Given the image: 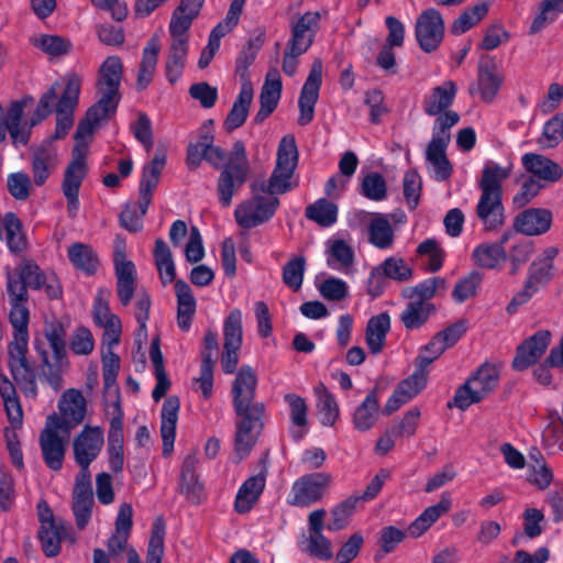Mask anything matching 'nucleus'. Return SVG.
<instances>
[{
	"label": "nucleus",
	"mask_w": 563,
	"mask_h": 563,
	"mask_svg": "<svg viewBox=\"0 0 563 563\" xmlns=\"http://www.w3.org/2000/svg\"><path fill=\"white\" fill-rule=\"evenodd\" d=\"M205 159L216 169H221L217 192L220 203L227 208L251 170L245 145L242 141H235L229 155L220 146L213 145L207 151Z\"/></svg>",
	"instance_id": "nucleus-1"
},
{
	"label": "nucleus",
	"mask_w": 563,
	"mask_h": 563,
	"mask_svg": "<svg viewBox=\"0 0 563 563\" xmlns=\"http://www.w3.org/2000/svg\"><path fill=\"white\" fill-rule=\"evenodd\" d=\"M510 174V167H503L494 162H488L483 168L478 183L481 197L476 216L486 230H497L505 222L501 184Z\"/></svg>",
	"instance_id": "nucleus-2"
},
{
	"label": "nucleus",
	"mask_w": 563,
	"mask_h": 563,
	"mask_svg": "<svg viewBox=\"0 0 563 563\" xmlns=\"http://www.w3.org/2000/svg\"><path fill=\"white\" fill-rule=\"evenodd\" d=\"M114 272L117 278V296L123 307L130 305L135 294L134 317L139 323L140 332H146V322L150 318L151 297L145 290L136 292V271L133 262L125 258L124 251L114 254Z\"/></svg>",
	"instance_id": "nucleus-3"
},
{
	"label": "nucleus",
	"mask_w": 563,
	"mask_h": 563,
	"mask_svg": "<svg viewBox=\"0 0 563 563\" xmlns=\"http://www.w3.org/2000/svg\"><path fill=\"white\" fill-rule=\"evenodd\" d=\"M235 413L234 453L239 461L250 454L257 442L266 416L264 402L255 401L233 406Z\"/></svg>",
	"instance_id": "nucleus-4"
},
{
	"label": "nucleus",
	"mask_w": 563,
	"mask_h": 563,
	"mask_svg": "<svg viewBox=\"0 0 563 563\" xmlns=\"http://www.w3.org/2000/svg\"><path fill=\"white\" fill-rule=\"evenodd\" d=\"M13 328V341L8 345V366L14 380L26 394L37 393L36 376L27 362L29 322H10Z\"/></svg>",
	"instance_id": "nucleus-5"
},
{
	"label": "nucleus",
	"mask_w": 563,
	"mask_h": 563,
	"mask_svg": "<svg viewBox=\"0 0 563 563\" xmlns=\"http://www.w3.org/2000/svg\"><path fill=\"white\" fill-rule=\"evenodd\" d=\"M499 378V366L485 362L456 389L453 405L461 410H465L472 404L479 402L498 386Z\"/></svg>",
	"instance_id": "nucleus-6"
},
{
	"label": "nucleus",
	"mask_w": 563,
	"mask_h": 563,
	"mask_svg": "<svg viewBox=\"0 0 563 563\" xmlns=\"http://www.w3.org/2000/svg\"><path fill=\"white\" fill-rule=\"evenodd\" d=\"M65 339L64 325L60 322H53L45 327L43 339L34 340V349L43 366L57 369H65L68 366Z\"/></svg>",
	"instance_id": "nucleus-7"
},
{
	"label": "nucleus",
	"mask_w": 563,
	"mask_h": 563,
	"mask_svg": "<svg viewBox=\"0 0 563 563\" xmlns=\"http://www.w3.org/2000/svg\"><path fill=\"white\" fill-rule=\"evenodd\" d=\"M85 145H74L71 159L68 163L62 181V191L67 200V212L75 218L79 209V189L88 174Z\"/></svg>",
	"instance_id": "nucleus-8"
},
{
	"label": "nucleus",
	"mask_w": 563,
	"mask_h": 563,
	"mask_svg": "<svg viewBox=\"0 0 563 563\" xmlns=\"http://www.w3.org/2000/svg\"><path fill=\"white\" fill-rule=\"evenodd\" d=\"M260 191L253 192V197L240 203L234 211L236 223L244 229H252L268 221L279 206V199L275 196H262Z\"/></svg>",
	"instance_id": "nucleus-9"
},
{
	"label": "nucleus",
	"mask_w": 563,
	"mask_h": 563,
	"mask_svg": "<svg viewBox=\"0 0 563 563\" xmlns=\"http://www.w3.org/2000/svg\"><path fill=\"white\" fill-rule=\"evenodd\" d=\"M65 87L56 106V128L54 139H63L74 124V111L78 106L81 77L75 73L64 78Z\"/></svg>",
	"instance_id": "nucleus-10"
},
{
	"label": "nucleus",
	"mask_w": 563,
	"mask_h": 563,
	"mask_svg": "<svg viewBox=\"0 0 563 563\" xmlns=\"http://www.w3.org/2000/svg\"><path fill=\"white\" fill-rule=\"evenodd\" d=\"M111 290L102 287L97 290L92 303L93 322L103 329L102 344L111 347L120 343L122 324L120 318L110 309Z\"/></svg>",
	"instance_id": "nucleus-11"
},
{
	"label": "nucleus",
	"mask_w": 563,
	"mask_h": 563,
	"mask_svg": "<svg viewBox=\"0 0 563 563\" xmlns=\"http://www.w3.org/2000/svg\"><path fill=\"white\" fill-rule=\"evenodd\" d=\"M60 417L53 413L47 417L46 423L60 429L66 435L69 431L82 422L86 413V399L77 389L66 390L58 401Z\"/></svg>",
	"instance_id": "nucleus-12"
},
{
	"label": "nucleus",
	"mask_w": 563,
	"mask_h": 563,
	"mask_svg": "<svg viewBox=\"0 0 563 563\" xmlns=\"http://www.w3.org/2000/svg\"><path fill=\"white\" fill-rule=\"evenodd\" d=\"M242 312L233 309L224 320V344L221 355V366L225 374H233L239 363V350L242 345Z\"/></svg>",
	"instance_id": "nucleus-13"
},
{
	"label": "nucleus",
	"mask_w": 563,
	"mask_h": 563,
	"mask_svg": "<svg viewBox=\"0 0 563 563\" xmlns=\"http://www.w3.org/2000/svg\"><path fill=\"white\" fill-rule=\"evenodd\" d=\"M444 21L439 10L429 8L417 18L415 34L420 48L426 53L435 51L443 40Z\"/></svg>",
	"instance_id": "nucleus-14"
},
{
	"label": "nucleus",
	"mask_w": 563,
	"mask_h": 563,
	"mask_svg": "<svg viewBox=\"0 0 563 563\" xmlns=\"http://www.w3.org/2000/svg\"><path fill=\"white\" fill-rule=\"evenodd\" d=\"M331 481V475L327 473H312L301 476L292 484L290 505L309 507L319 501Z\"/></svg>",
	"instance_id": "nucleus-15"
},
{
	"label": "nucleus",
	"mask_w": 563,
	"mask_h": 563,
	"mask_svg": "<svg viewBox=\"0 0 563 563\" xmlns=\"http://www.w3.org/2000/svg\"><path fill=\"white\" fill-rule=\"evenodd\" d=\"M322 82V60L317 58L313 60L309 75L301 88L298 107L299 118L298 124L303 126L309 124L314 117V106L319 98V90Z\"/></svg>",
	"instance_id": "nucleus-16"
},
{
	"label": "nucleus",
	"mask_w": 563,
	"mask_h": 563,
	"mask_svg": "<svg viewBox=\"0 0 563 563\" xmlns=\"http://www.w3.org/2000/svg\"><path fill=\"white\" fill-rule=\"evenodd\" d=\"M5 290L10 305V322H29L30 311L26 307L29 301L27 286L15 271L5 272Z\"/></svg>",
	"instance_id": "nucleus-17"
},
{
	"label": "nucleus",
	"mask_w": 563,
	"mask_h": 563,
	"mask_svg": "<svg viewBox=\"0 0 563 563\" xmlns=\"http://www.w3.org/2000/svg\"><path fill=\"white\" fill-rule=\"evenodd\" d=\"M551 336L549 330H540L526 339L516 350V355L512 360V368L516 371H525L536 364L549 347Z\"/></svg>",
	"instance_id": "nucleus-18"
},
{
	"label": "nucleus",
	"mask_w": 563,
	"mask_h": 563,
	"mask_svg": "<svg viewBox=\"0 0 563 563\" xmlns=\"http://www.w3.org/2000/svg\"><path fill=\"white\" fill-rule=\"evenodd\" d=\"M123 75V64L119 56H109L100 65L96 82L97 93L121 100L119 91Z\"/></svg>",
	"instance_id": "nucleus-19"
},
{
	"label": "nucleus",
	"mask_w": 563,
	"mask_h": 563,
	"mask_svg": "<svg viewBox=\"0 0 563 563\" xmlns=\"http://www.w3.org/2000/svg\"><path fill=\"white\" fill-rule=\"evenodd\" d=\"M60 429L46 423L40 434V446L45 465L52 471L63 467L67 442L59 437Z\"/></svg>",
	"instance_id": "nucleus-20"
},
{
	"label": "nucleus",
	"mask_w": 563,
	"mask_h": 563,
	"mask_svg": "<svg viewBox=\"0 0 563 563\" xmlns=\"http://www.w3.org/2000/svg\"><path fill=\"white\" fill-rule=\"evenodd\" d=\"M103 432L99 427L86 426L74 440V455L78 465H90L103 445Z\"/></svg>",
	"instance_id": "nucleus-21"
},
{
	"label": "nucleus",
	"mask_w": 563,
	"mask_h": 563,
	"mask_svg": "<svg viewBox=\"0 0 563 563\" xmlns=\"http://www.w3.org/2000/svg\"><path fill=\"white\" fill-rule=\"evenodd\" d=\"M165 163V154H155L153 159L143 167L139 188V207L142 209L143 214H146L152 202L153 191L158 185Z\"/></svg>",
	"instance_id": "nucleus-22"
},
{
	"label": "nucleus",
	"mask_w": 563,
	"mask_h": 563,
	"mask_svg": "<svg viewBox=\"0 0 563 563\" xmlns=\"http://www.w3.org/2000/svg\"><path fill=\"white\" fill-rule=\"evenodd\" d=\"M552 224V212L543 208H530L520 212L514 221V229L528 236L548 232Z\"/></svg>",
	"instance_id": "nucleus-23"
},
{
	"label": "nucleus",
	"mask_w": 563,
	"mask_h": 563,
	"mask_svg": "<svg viewBox=\"0 0 563 563\" xmlns=\"http://www.w3.org/2000/svg\"><path fill=\"white\" fill-rule=\"evenodd\" d=\"M179 408L180 400L177 396L167 397L162 407L161 435L164 456H168L174 449Z\"/></svg>",
	"instance_id": "nucleus-24"
},
{
	"label": "nucleus",
	"mask_w": 563,
	"mask_h": 563,
	"mask_svg": "<svg viewBox=\"0 0 563 563\" xmlns=\"http://www.w3.org/2000/svg\"><path fill=\"white\" fill-rule=\"evenodd\" d=\"M377 390V387L372 389L352 413V424L360 432L369 431L379 420L380 406Z\"/></svg>",
	"instance_id": "nucleus-25"
},
{
	"label": "nucleus",
	"mask_w": 563,
	"mask_h": 563,
	"mask_svg": "<svg viewBox=\"0 0 563 563\" xmlns=\"http://www.w3.org/2000/svg\"><path fill=\"white\" fill-rule=\"evenodd\" d=\"M521 162L525 169L537 177L539 181L554 183L563 176L562 167L541 154L527 153L522 156Z\"/></svg>",
	"instance_id": "nucleus-26"
},
{
	"label": "nucleus",
	"mask_w": 563,
	"mask_h": 563,
	"mask_svg": "<svg viewBox=\"0 0 563 563\" xmlns=\"http://www.w3.org/2000/svg\"><path fill=\"white\" fill-rule=\"evenodd\" d=\"M503 76L493 59L482 60L477 71V90L485 102H492L503 84Z\"/></svg>",
	"instance_id": "nucleus-27"
},
{
	"label": "nucleus",
	"mask_w": 563,
	"mask_h": 563,
	"mask_svg": "<svg viewBox=\"0 0 563 563\" xmlns=\"http://www.w3.org/2000/svg\"><path fill=\"white\" fill-rule=\"evenodd\" d=\"M318 12H306L291 27V37L288 41L287 48L296 53H306L313 42V34H309L312 26L319 21Z\"/></svg>",
	"instance_id": "nucleus-28"
},
{
	"label": "nucleus",
	"mask_w": 563,
	"mask_h": 563,
	"mask_svg": "<svg viewBox=\"0 0 563 563\" xmlns=\"http://www.w3.org/2000/svg\"><path fill=\"white\" fill-rule=\"evenodd\" d=\"M256 387L257 377L253 368L249 365L241 366L232 384V405L255 402Z\"/></svg>",
	"instance_id": "nucleus-29"
},
{
	"label": "nucleus",
	"mask_w": 563,
	"mask_h": 563,
	"mask_svg": "<svg viewBox=\"0 0 563 563\" xmlns=\"http://www.w3.org/2000/svg\"><path fill=\"white\" fill-rule=\"evenodd\" d=\"M456 85L452 80L444 81L441 86L432 88L429 96L423 100L426 114L434 117L450 110L456 96Z\"/></svg>",
	"instance_id": "nucleus-30"
},
{
	"label": "nucleus",
	"mask_w": 563,
	"mask_h": 563,
	"mask_svg": "<svg viewBox=\"0 0 563 563\" xmlns=\"http://www.w3.org/2000/svg\"><path fill=\"white\" fill-rule=\"evenodd\" d=\"M284 400L289 407L290 435L295 441H300L308 431L307 402L301 396L292 393L286 394Z\"/></svg>",
	"instance_id": "nucleus-31"
},
{
	"label": "nucleus",
	"mask_w": 563,
	"mask_h": 563,
	"mask_svg": "<svg viewBox=\"0 0 563 563\" xmlns=\"http://www.w3.org/2000/svg\"><path fill=\"white\" fill-rule=\"evenodd\" d=\"M452 500L449 494H443L437 505L427 507L419 517L409 526L408 531L411 537L422 536L440 517L450 511Z\"/></svg>",
	"instance_id": "nucleus-32"
},
{
	"label": "nucleus",
	"mask_w": 563,
	"mask_h": 563,
	"mask_svg": "<svg viewBox=\"0 0 563 563\" xmlns=\"http://www.w3.org/2000/svg\"><path fill=\"white\" fill-rule=\"evenodd\" d=\"M264 474H257L247 478L239 488L235 496L234 509L239 514L249 512L257 503L265 488Z\"/></svg>",
	"instance_id": "nucleus-33"
},
{
	"label": "nucleus",
	"mask_w": 563,
	"mask_h": 563,
	"mask_svg": "<svg viewBox=\"0 0 563 563\" xmlns=\"http://www.w3.org/2000/svg\"><path fill=\"white\" fill-rule=\"evenodd\" d=\"M254 90L252 82L242 84L240 93L233 102V106L224 121V128L228 132H232L244 124L249 115Z\"/></svg>",
	"instance_id": "nucleus-34"
},
{
	"label": "nucleus",
	"mask_w": 563,
	"mask_h": 563,
	"mask_svg": "<svg viewBox=\"0 0 563 563\" xmlns=\"http://www.w3.org/2000/svg\"><path fill=\"white\" fill-rule=\"evenodd\" d=\"M435 311V306L430 301L410 299L399 319L407 330H417L423 327Z\"/></svg>",
	"instance_id": "nucleus-35"
},
{
	"label": "nucleus",
	"mask_w": 563,
	"mask_h": 563,
	"mask_svg": "<svg viewBox=\"0 0 563 563\" xmlns=\"http://www.w3.org/2000/svg\"><path fill=\"white\" fill-rule=\"evenodd\" d=\"M31 167L34 184L44 185L56 168V153L46 145L34 148L31 155Z\"/></svg>",
	"instance_id": "nucleus-36"
},
{
	"label": "nucleus",
	"mask_w": 563,
	"mask_h": 563,
	"mask_svg": "<svg viewBox=\"0 0 563 563\" xmlns=\"http://www.w3.org/2000/svg\"><path fill=\"white\" fill-rule=\"evenodd\" d=\"M179 492L192 504H200L203 499V486L198 481L194 457L188 456L183 463Z\"/></svg>",
	"instance_id": "nucleus-37"
},
{
	"label": "nucleus",
	"mask_w": 563,
	"mask_h": 563,
	"mask_svg": "<svg viewBox=\"0 0 563 563\" xmlns=\"http://www.w3.org/2000/svg\"><path fill=\"white\" fill-rule=\"evenodd\" d=\"M389 330L390 317L387 312L374 316L367 321L365 340L373 354H378L383 351Z\"/></svg>",
	"instance_id": "nucleus-38"
},
{
	"label": "nucleus",
	"mask_w": 563,
	"mask_h": 563,
	"mask_svg": "<svg viewBox=\"0 0 563 563\" xmlns=\"http://www.w3.org/2000/svg\"><path fill=\"white\" fill-rule=\"evenodd\" d=\"M188 43L183 40L172 41L165 59V75L170 85L176 84L187 64Z\"/></svg>",
	"instance_id": "nucleus-39"
},
{
	"label": "nucleus",
	"mask_w": 563,
	"mask_h": 563,
	"mask_svg": "<svg viewBox=\"0 0 563 563\" xmlns=\"http://www.w3.org/2000/svg\"><path fill=\"white\" fill-rule=\"evenodd\" d=\"M24 106V100H15L11 102L3 115L8 132L15 145H26L30 141V129L22 125Z\"/></svg>",
	"instance_id": "nucleus-40"
},
{
	"label": "nucleus",
	"mask_w": 563,
	"mask_h": 563,
	"mask_svg": "<svg viewBox=\"0 0 563 563\" xmlns=\"http://www.w3.org/2000/svg\"><path fill=\"white\" fill-rule=\"evenodd\" d=\"M68 536L67 527L64 522H51L48 526H41L38 539L44 554L47 558H54L60 552V543Z\"/></svg>",
	"instance_id": "nucleus-41"
},
{
	"label": "nucleus",
	"mask_w": 563,
	"mask_h": 563,
	"mask_svg": "<svg viewBox=\"0 0 563 563\" xmlns=\"http://www.w3.org/2000/svg\"><path fill=\"white\" fill-rule=\"evenodd\" d=\"M493 0H478L474 5L466 8L451 25V33L461 35L479 23L488 13Z\"/></svg>",
	"instance_id": "nucleus-42"
},
{
	"label": "nucleus",
	"mask_w": 563,
	"mask_h": 563,
	"mask_svg": "<svg viewBox=\"0 0 563 563\" xmlns=\"http://www.w3.org/2000/svg\"><path fill=\"white\" fill-rule=\"evenodd\" d=\"M3 228L10 252L16 255L23 254L27 250V240L18 216L13 212H7L3 216Z\"/></svg>",
	"instance_id": "nucleus-43"
},
{
	"label": "nucleus",
	"mask_w": 563,
	"mask_h": 563,
	"mask_svg": "<svg viewBox=\"0 0 563 563\" xmlns=\"http://www.w3.org/2000/svg\"><path fill=\"white\" fill-rule=\"evenodd\" d=\"M448 144L429 142L426 151V159L433 168V178L437 181H444L452 175L453 167L446 157Z\"/></svg>",
	"instance_id": "nucleus-44"
},
{
	"label": "nucleus",
	"mask_w": 563,
	"mask_h": 563,
	"mask_svg": "<svg viewBox=\"0 0 563 563\" xmlns=\"http://www.w3.org/2000/svg\"><path fill=\"white\" fill-rule=\"evenodd\" d=\"M368 241L379 250H388L395 241V233L386 216L374 217L368 224Z\"/></svg>",
	"instance_id": "nucleus-45"
},
{
	"label": "nucleus",
	"mask_w": 563,
	"mask_h": 563,
	"mask_svg": "<svg viewBox=\"0 0 563 563\" xmlns=\"http://www.w3.org/2000/svg\"><path fill=\"white\" fill-rule=\"evenodd\" d=\"M314 391L317 395V409L320 416V422L323 426L332 427L340 417L339 405L324 384L320 383L314 388Z\"/></svg>",
	"instance_id": "nucleus-46"
},
{
	"label": "nucleus",
	"mask_w": 563,
	"mask_h": 563,
	"mask_svg": "<svg viewBox=\"0 0 563 563\" xmlns=\"http://www.w3.org/2000/svg\"><path fill=\"white\" fill-rule=\"evenodd\" d=\"M69 262L87 275H93L99 265V260L93 250L84 243L77 242L68 249Z\"/></svg>",
	"instance_id": "nucleus-47"
},
{
	"label": "nucleus",
	"mask_w": 563,
	"mask_h": 563,
	"mask_svg": "<svg viewBox=\"0 0 563 563\" xmlns=\"http://www.w3.org/2000/svg\"><path fill=\"white\" fill-rule=\"evenodd\" d=\"M294 170L282 169L275 166L269 179L267 181L255 183L252 185V191H261L269 196L285 194L291 189L290 178Z\"/></svg>",
	"instance_id": "nucleus-48"
},
{
	"label": "nucleus",
	"mask_w": 563,
	"mask_h": 563,
	"mask_svg": "<svg viewBox=\"0 0 563 563\" xmlns=\"http://www.w3.org/2000/svg\"><path fill=\"white\" fill-rule=\"evenodd\" d=\"M154 257L162 284L166 286L173 283L176 277V268L172 252L162 239H157L155 242Z\"/></svg>",
	"instance_id": "nucleus-49"
},
{
	"label": "nucleus",
	"mask_w": 563,
	"mask_h": 563,
	"mask_svg": "<svg viewBox=\"0 0 563 563\" xmlns=\"http://www.w3.org/2000/svg\"><path fill=\"white\" fill-rule=\"evenodd\" d=\"M472 258L477 266L494 269L506 261L507 253L500 244L483 243L475 247Z\"/></svg>",
	"instance_id": "nucleus-50"
},
{
	"label": "nucleus",
	"mask_w": 563,
	"mask_h": 563,
	"mask_svg": "<svg viewBox=\"0 0 563 563\" xmlns=\"http://www.w3.org/2000/svg\"><path fill=\"white\" fill-rule=\"evenodd\" d=\"M263 44L264 36L261 34L254 38H250L240 52L235 62V73L241 78L242 84L251 82L249 78V67L254 63Z\"/></svg>",
	"instance_id": "nucleus-51"
},
{
	"label": "nucleus",
	"mask_w": 563,
	"mask_h": 563,
	"mask_svg": "<svg viewBox=\"0 0 563 563\" xmlns=\"http://www.w3.org/2000/svg\"><path fill=\"white\" fill-rule=\"evenodd\" d=\"M446 288V279L437 276L424 279L413 287L405 288L402 290V296L408 299L429 301L438 294V291H444Z\"/></svg>",
	"instance_id": "nucleus-52"
},
{
	"label": "nucleus",
	"mask_w": 563,
	"mask_h": 563,
	"mask_svg": "<svg viewBox=\"0 0 563 563\" xmlns=\"http://www.w3.org/2000/svg\"><path fill=\"white\" fill-rule=\"evenodd\" d=\"M305 214L307 219L327 228L335 223L338 218V207L332 201L320 198L306 208Z\"/></svg>",
	"instance_id": "nucleus-53"
},
{
	"label": "nucleus",
	"mask_w": 563,
	"mask_h": 563,
	"mask_svg": "<svg viewBox=\"0 0 563 563\" xmlns=\"http://www.w3.org/2000/svg\"><path fill=\"white\" fill-rule=\"evenodd\" d=\"M358 504V498L353 495L339 503L331 510V517L327 525L329 531H340L346 528Z\"/></svg>",
	"instance_id": "nucleus-54"
},
{
	"label": "nucleus",
	"mask_w": 563,
	"mask_h": 563,
	"mask_svg": "<svg viewBox=\"0 0 563 563\" xmlns=\"http://www.w3.org/2000/svg\"><path fill=\"white\" fill-rule=\"evenodd\" d=\"M166 528L162 517L155 519L152 526L147 545L146 563H162Z\"/></svg>",
	"instance_id": "nucleus-55"
},
{
	"label": "nucleus",
	"mask_w": 563,
	"mask_h": 563,
	"mask_svg": "<svg viewBox=\"0 0 563 563\" xmlns=\"http://www.w3.org/2000/svg\"><path fill=\"white\" fill-rule=\"evenodd\" d=\"M360 194L373 201H383L387 198V184L384 176L377 172L366 174L360 186Z\"/></svg>",
	"instance_id": "nucleus-56"
},
{
	"label": "nucleus",
	"mask_w": 563,
	"mask_h": 563,
	"mask_svg": "<svg viewBox=\"0 0 563 563\" xmlns=\"http://www.w3.org/2000/svg\"><path fill=\"white\" fill-rule=\"evenodd\" d=\"M378 266L387 279H391L397 283H407L413 277V269L406 263L402 257L389 256L385 258Z\"/></svg>",
	"instance_id": "nucleus-57"
},
{
	"label": "nucleus",
	"mask_w": 563,
	"mask_h": 563,
	"mask_svg": "<svg viewBox=\"0 0 563 563\" xmlns=\"http://www.w3.org/2000/svg\"><path fill=\"white\" fill-rule=\"evenodd\" d=\"M549 367L563 369V334L559 345L551 349L550 354L545 358L544 363L536 367L533 371L536 379L544 386H548L552 383V374L550 373Z\"/></svg>",
	"instance_id": "nucleus-58"
},
{
	"label": "nucleus",
	"mask_w": 563,
	"mask_h": 563,
	"mask_svg": "<svg viewBox=\"0 0 563 563\" xmlns=\"http://www.w3.org/2000/svg\"><path fill=\"white\" fill-rule=\"evenodd\" d=\"M434 125L432 129V139L430 142L439 144H448L451 140L450 129L459 123L460 115L453 110L441 112L435 115Z\"/></svg>",
	"instance_id": "nucleus-59"
},
{
	"label": "nucleus",
	"mask_w": 563,
	"mask_h": 563,
	"mask_svg": "<svg viewBox=\"0 0 563 563\" xmlns=\"http://www.w3.org/2000/svg\"><path fill=\"white\" fill-rule=\"evenodd\" d=\"M560 13H563V0H542L539 5V14L530 25V33L537 34L548 23L553 22Z\"/></svg>",
	"instance_id": "nucleus-60"
},
{
	"label": "nucleus",
	"mask_w": 563,
	"mask_h": 563,
	"mask_svg": "<svg viewBox=\"0 0 563 563\" xmlns=\"http://www.w3.org/2000/svg\"><path fill=\"white\" fill-rule=\"evenodd\" d=\"M282 87L283 85L278 71H269L260 95L261 106L275 110L280 98Z\"/></svg>",
	"instance_id": "nucleus-61"
},
{
	"label": "nucleus",
	"mask_w": 563,
	"mask_h": 563,
	"mask_svg": "<svg viewBox=\"0 0 563 563\" xmlns=\"http://www.w3.org/2000/svg\"><path fill=\"white\" fill-rule=\"evenodd\" d=\"M305 272L306 258L303 256L290 258L283 267L284 284L294 291H298L301 288Z\"/></svg>",
	"instance_id": "nucleus-62"
},
{
	"label": "nucleus",
	"mask_w": 563,
	"mask_h": 563,
	"mask_svg": "<svg viewBox=\"0 0 563 563\" xmlns=\"http://www.w3.org/2000/svg\"><path fill=\"white\" fill-rule=\"evenodd\" d=\"M120 100L99 96L98 100L87 110L86 117L99 125L115 114Z\"/></svg>",
	"instance_id": "nucleus-63"
},
{
	"label": "nucleus",
	"mask_w": 563,
	"mask_h": 563,
	"mask_svg": "<svg viewBox=\"0 0 563 563\" xmlns=\"http://www.w3.org/2000/svg\"><path fill=\"white\" fill-rule=\"evenodd\" d=\"M302 551L312 558L329 561L333 556L332 543L323 534H309L303 541Z\"/></svg>",
	"instance_id": "nucleus-64"
}]
</instances>
